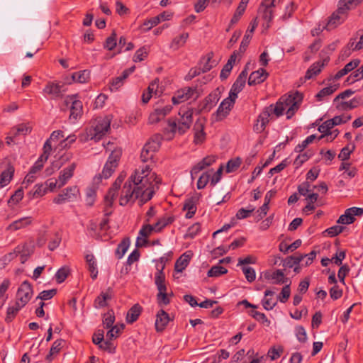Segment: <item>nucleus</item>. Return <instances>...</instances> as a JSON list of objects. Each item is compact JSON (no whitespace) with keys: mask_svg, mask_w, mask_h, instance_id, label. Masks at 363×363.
<instances>
[{"mask_svg":"<svg viewBox=\"0 0 363 363\" xmlns=\"http://www.w3.org/2000/svg\"><path fill=\"white\" fill-rule=\"evenodd\" d=\"M110 116L96 118L88 130V136L95 140H100L110 129Z\"/></svg>","mask_w":363,"mask_h":363,"instance_id":"6","label":"nucleus"},{"mask_svg":"<svg viewBox=\"0 0 363 363\" xmlns=\"http://www.w3.org/2000/svg\"><path fill=\"white\" fill-rule=\"evenodd\" d=\"M242 272L245 276L246 279L249 282H252L255 280L256 278V273L255 269L252 267H243L242 268Z\"/></svg>","mask_w":363,"mask_h":363,"instance_id":"63","label":"nucleus"},{"mask_svg":"<svg viewBox=\"0 0 363 363\" xmlns=\"http://www.w3.org/2000/svg\"><path fill=\"white\" fill-rule=\"evenodd\" d=\"M251 315L253 317L255 320H257L259 322H261L263 324H266L267 325H269L270 324L269 320L267 318L264 313L257 311H252L251 312Z\"/></svg>","mask_w":363,"mask_h":363,"instance_id":"61","label":"nucleus"},{"mask_svg":"<svg viewBox=\"0 0 363 363\" xmlns=\"http://www.w3.org/2000/svg\"><path fill=\"white\" fill-rule=\"evenodd\" d=\"M121 154L122 152L121 149H114L111 151L108 160L104 166L101 174L100 175L101 177L106 179L113 174L118 165Z\"/></svg>","mask_w":363,"mask_h":363,"instance_id":"9","label":"nucleus"},{"mask_svg":"<svg viewBox=\"0 0 363 363\" xmlns=\"http://www.w3.org/2000/svg\"><path fill=\"white\" fill-rule=\"evenodd\" d=\"M206 140V133L203 131V125L201 123H196L194 142L195 144H201Z\"/></svg>","mask_w":363,"mask_h":363,"instance_id":"41","label":"nucleus"},{"mask_svg":"<svg viewBox=\"0 0 363 363\" xmlns=\"http://www.w3.org/2000/svg\"><path fill=\"white\" fill-rule=\"evenodd\" d=\"M66 92L65 86L63 84L48 82L43 89V94L45 97L50 100H58L62 99Z\"/></svg>","mask_w":363,"mask_h":363,"instance_id":"10","label":"nucleus"},{"mask_svg":"<svg viewBox=\"0 0 363 363\" xmlns=\"http://www.w3.org/2000/svg\"><path fill=\"white\" fill-rule=\"evenodd\" d=\"M79 195V189L77 186H69L53 199V203L60 205L74 201L78 199Z\"/></svg>","mask_w":363,"mask_h":363,"instance_id":"11","label":"nucleus"},{"mask_svg":"<svg viewBox=\"0 0 363 363\" xmlns=\"http://www.w3.org/2000/svg\"><path fill=\"white\" fill-rule=\"evenodd\" d=\"M265 279L271 280L272 284H281L287 283L288 278H286L284 274L281 269H277L273 272H266L264 274Z\"/></svg>","mask_w":363,"mask_h":363,"instance_id":"26","label":"nucleus"},{"mask_svg":"<svg viewBox=\"0 0 363 363\" xmlns=\"http://www.w3.org/2000/svg\"><path fill=\"white\" fill-rule=\"evenodd\" d=\"M130 179L135 185L136 192L140 194L141 201L144 203L152 198L161 182L147 164L136 169Z\"/></svg>","mask_w":363,"mask_h":363,"instance_id":"1","label":"nucleus"},{"mask_svg":"<svg viewBox=\"0 0 363 363\" xmlns=\"http://www.w3.org/2000/svg\"><path fill=\"white\" fill-rule=\"evenodd\" d=\"M175 220L174 216H164L160 218L156 223L153 225L155 233L161 232L166 226L172 223Z\"/></svg>","mask_w":363,"mask_h":363,"instance_id":"33","label":"nucleus"},{"mask_svg":"<svg viewBox=\"0 0 363 363\" xmlns=\"http://www.w3.org/2000/svg\"><path fill=\"white\" fill-rule=\"evenodd\" d=\"M33 296V288L28 281H24L19 286L16 294V301L25 306Z\"/></svg>","mask_w":363,"mask_h":363,"instance_id":"14","label":"nucleus"},{"mask_svg":"<svg viewBox=\"0 0 363 363\" xmlns=\"http://www.w3.org/2000/svg\"><path fill=\"white\" fill-rule=\"evenodd\" d=\"M64 343L65 341L62 339H58L52 343L49 353L45 357V360L48 363H51L54 359L57 358L64 346Z\"/></svg>","mask_w":363,"mask_h":363,"instance_id":"23","label":"nucleus"},{"mask_svg":"<svg viewBox=\"0 0 363 363\" xmlns=\"http://www.w3.org/2000/svg\"><path fill=\"white\" fill-rule=\"evenodd\" d=\"M47 192V188L45 187L43 184H36L33 190L30 192L32 194L33 198L41 197L44 196Z\"/></svg>","mask_w":363,"mask_h":363,"instance_id":"62","label":"nucleus"},{"mask_svg":"<svg viewBox=\"0 0 363 363\" xmlns=\"http://www.w3.org/2000/svg\"><path fill=\"white\" fill-rule=\"evenodd\" d=\"M228 270L220 265H216L212 267L208 272V276L209 277H217L222 274H226Z\"/></svg>","mask_w":363,"mask_h":363,"instance_id":"54","label":"nucleus"},{"mask_svg":"<svg viewBox=\"0 0 363 363\" xmlns=\"http://www.w3.org/2000/svg\"><path fill=\"white\" fill-rule=\"evenodd\" d=\"M77 167V164L72 162L67 167L64 168L59 174L57 179L59 180V189L64 186L69 180L73 177Z\"/></svg>","mask_w":363,"mask_h":363,"instance_id":"20","label":"nucleus"},{"mask_svg":"<svg viewBox=\"0 0 363 363\" xmlns=\"http://www.w3.org/2000/svg\"><path fill=\"white\" fill-rule=\"evenodd\" d=\"M240 164L241 160L240 158L229 160L226 165L227 172H233L235 171L240 166Z\"/></svg>","mask_w":363,"mask_h":363,"instance_id":"64","label":"nucleus"},{"mask_svg":"<svg viewBox=\"0 0 363 363\" xmlns=\"http://www.w3.org/2000/svg\"><path fill=\"white\" fill-rule=\"evenodd\" d=\"M150 48L147 46H143L139 48L133 56L134 62H141L144 60L148 55Z\"/></svg>","mask_w":363,"mask_h":363,"instance_id":"49","label":"nucleus"},{"mask_svg":"<svg viewBox=\"0 0 363 363\" xmlns=\"http://www.w3.org/2000/svg\"><path fill=\"white\" fill-rule=\"evenodd\" d=\"M257 26V18H255L250 23V24L243 37V39L241 42V44L240 46V51L241 52H244L246 50V48H247V46L250 43V41L252 38V33Z\"/></svg>","mask_w":363,"mask_h":363,"instance_id":"24","label":"nucleus"},{"mask_svg":"<svg viewBox=\"0 0 363 363\" xmlns=\"http://www.w3.org/2000/svg\"><path fill=\"white\" fill-rule=\"evenodd\" d=\"M255 209V207L252 205H249L247 208H242L238 211L236 218L239 220L247 218L250 217Z\"/></svg>","mask_w":363,"mask_h":363,"instance_id":"53","label":"nucleus"},{"mask_svg":"<svg viewBox=\"0 0 363 363\" xmlns=\"http://www.w3.org/2000/svg\"><path fill=\"white\" fill-rule=\"evenodd\" d=\"M32 222H33L32 217H30V216L23 217V218H21L16 220H14L13 222L10 223L7 226L6 230L11 231V232L16 231L18 230H20V229H22V228H24L28 226L29 225H30L32 223Z\"/></svg>","mask_w":363,"mask_h":363,"instance_id":"25","label":"nucleus"},{"mask_svg":"<svg viewBox=\"0 0 363 363\" xmlns=\"http://www.w3.org/2000/svg\"><path fill=\"white\" fill-rule=\"evenodd\" d=\"M142 312V307L139 304H135L128 311L126 315V321L132 324L139 318Z\"/></svg>","mask_w":363,"mask_h":363,"instance_id":"34","label":"nucleus"},{"mask_svg":"<svg viewBox=\"0 0 363 363\" xmlns=\"http://www.w3.org/2000/svg\"><path fill=\"white\" fill-rule=\"evenodd\" d=\"M274 292L271 290H266L264 291V297L262 301L264 308L267 311L272 310L277 305V301H275L272 296H273Z\"/></svg>","mask_w":363,"mask_h":363,"instance_id":"31","label":"nucleus"},{"mask_svg":"<svg viewBox=\"0 0 363 363\" xmlns=\"http://www.w3.org/2000/svg\"><path fill=\"white\" fill-rule=\"evenodd\" d=\"M124 177L122 174L119 175L104 197L103 210L104 218L99 224V228L101 231H105L108 228L109 220L108 217L113 213V203L118 194V191L124 180Z\"/></svg>","mask_w":363,"mask_h":363,"instance_id":"3","label":"nucleus"},{"mask_svg":"<svg viewBox=\"0 0 363 363\" xmlns=\"http://www.w3.org/2000/svg\"><path fill=\"white\" fill-rule=\"evenodd\" d=\"M152 232H155V228L153 225L144 224L139 231V235L137 238L136 242L137 245H141V244L139 243V240L141 238H147L151 235Z\"/></svg>","mask_w":363,"mask_h":363,"instance_id":"46","label":"nucleus"},{"mask_svg":"<svg viewBox=\"0 0 363 363\" xmlns=\"http://www.w3.org/2000/svg\"><path fill=\"white\" fill-rule=\"evenodd\" d=\"M194 109L188 106H182L178 115L168 120V128L174 134L183 135L189 130L193 123Z\"/></svg>","mask_w":363,"mask_h":363,"instance_id":"2","label":"nucleus"},{"mask_svg":"<svg viewBox=\"0 0 363 363\" xmlns=\"http://www.w3.org/2000/svg\"><path fill=\"white\" fill-rule=\"evenodd\" d=\"M213 172V169L203 172L199 178L197 182V189H202L205 188L211 178V173Z\"/></svg>","mask_w":363,"mask_h":363,"instance_id":"50","label":"nucleus"},{"mask_svg":"<svg viewBox=\"0 0 363 363\" xmlns=\"http://www.w3.org/2000/svg\"><path fill=\"white\" fill-rule=\"evenodd\" d=\"M338 88L337 84H330L322 89L316 95L315 97L318 101L323 100L325 97L333 94Z\"/></svg>","mask_w":363,"mask_h":363,"instance_id":"43","label":"nucleus"},{"mask_svg":"<svg viewBox=\"0 0 363 363\" xmlns=\"http://www.w3.org/2000/svg\"><path fill=\"white\" fill-rule=\"evenodd\" d=\"M212 53H208L206 56L202 57L199 62V66L203 73L208 72L213 67L211 62Z\"/></svg>","mask_w":363,"mask_h":363,"instance_id":"47","label":"nucleus"},{"mask_svg":"<svg viewBox=\"0 0 363 363\" xmlns=\"http://www.w3.org/2000/svg\"><path fill=\"white\" fill-rule=\"evenodd\" d=\"M104 331L99 330L94 333L92 337V341L95 345L99 346L100 348L104 350H108L110 348L111 343L108 340L104 341Z\"/></svg>","mask_w":363,"mask_h":363,"instance_id":"36","label":"nucleus"},{"mask_svg":"<svg viewBox=\"0 0 363 363\" xmlns=\"http://www.w3.org/2000/svg\"><path fill=\"white\" fill-rule=\"evenodd\" d=\"M125 328L124 324H117L110 328V330L106 333V338L110 342L111 340L117 338L123 332Z\"/></svg>","mask_w":363,"mask_h":363,"instance_id":"42","label":"nucleus"},{"mask_svg":"<svg viewBox=\"0 0 363 363\" xmlns=\"http://www.w3.org/2000/svg\"><path fill=\"white\" fill-rule=\"evenodd\" d=\"M269 74L264 68L252 72L248 79V84L253 86L262 83L268 77Z\"/></svg>","mask_w":363,"mask_h":363,"instance_id":"22","label":"nucleus"},{"mask_svg":"<svg viewBox=\"0 0 363 363\" xmlns=\"http://www.w3.org/2000/svg\"><path fill=\"white\" fill-rule=\"evenodd\" d=\"M196 209V200L194 198H189L185 201L183 210L187 211L185 215L186 218H191L195 215Z\"/></svg>","mask_w":363,"mask_h":363,"instance_id":"32","label":"nucleus"},{"mask_svg":"<svg viewBox=\"0 0 363 363\" xmlns=\"http://www.w3.org/2000/svg\"><path fill=\"white\" fill-rule=\"evenodd\" d=\"M89 78V72L86 70L74 72L72 74V79L74 82L85 83Z\"/></svg>","mask_w":363,"mask_h":363,"instance_id":"48","label":"nucleus"},{"mask_svg":"<svg viewBox=\"0 0 363 363\" xmlns=\"http://www.w3.org/2000/svg\"><path fill=\"white\" fill-rule=\"evenodd\" d=\"M65 101L67 105H71L69 119L77 121L82 114V102L74 95L67 96Z\"/></svg>","mask_w":363,"mask_h":363,"instance_id":"16","label":"nucleus"},{"mask_svg":"<svg viewBox=\"0 0 363 363\" xmlns=\"http://www.w3.org/2000/svg\"><path fill=\"white\" fill-rule=\"evenodd\" d=\"M290 284H287L285 286H284L281 289V291L280 294L278 296V299L281 303H286L289 298L290 297L291 294V289H290Z\"/></svg>","mask_w":363,"mask_h":363,"instance_id":"59","label":"nucleus"},{"mask_svg":"<svg viewBox=\"0 0 363 363\" xmlns=\"http://www.w3.org/2000/svg\"><path fill=\"white\" fill-rule=\"evenodd\" d=\"M69 274V269L67 267H62L57 270L55 274V279L57 283H62L68 277Z\"/></svg>","mask_w":363,"mask_h":363,"instance_id":"56","label":"nucleus"},{"mask_svg":"<svg viewBox=\"0 0 363 363\" xmlns=\"http://www.w3.org/2000/svg\"><path fill=\"white\" fill-rule=\"evenodd\" d=\"M32 128L28 123H21L13 127L10 130V135L14 137L27 135L31 132Z\"/></svg>","mask_w":363,"mask_h":363,"instance_id":"29","label":"nucleus"},{"mask_svg":"<svg viewBox=\"0 0 363 363\" xmlns=\"http://www.w3.org/2000/svg\"><path fill=\"white\" fill-rule=\"evenodd\" d=\"M197 90L196 87L186 86L177 90L172 98L173 104L177 105L185 102L191 99L197 98Z\"/></svg>","mask_w":363,"mask_h":363,"instance_id":"12","label":"nucleus"},{"mask_svg":"<svg viewBox=\"0 0 363 363\" xmlns=\"http://www.w3.org/2000/svg\"><path fill=\"white\" fill-rule=\"evenodd\" d=\"M191 257L184 253L175 262L174 269L177 272H182L189 265Z\"/></svg>","mask_w":363,"mask_h":363,"instance_id":"37","label":"nucleus"},{"mask_svg":"<svg viewBox=\"0 0 363 363\" xmlns=\"http://www.w3.org/2000/svg\"><path fill=\"white\" fill-rule=\"evenodd\" d=\"M189 37V34L187 32H183L179 35L175 36L170 43V48L173 50H179L180 48L184 46Z\"/></svg>","mask_w":363,"mask_h":363,"instance_id":"28","label":"nucleus"},{"mask_svg":"<svg viewBox=\"0 0 363 363\" xmlns=\"http://www.w3.org/2000/svg\"><path fill=\"white\" fill-rule=\"evenodd\" d=\"M302 101V94L298 91H295L281 96L274 106L275 108L281 110V116L286 111V118L289 119L299 108Z\"/></svg>","mask_w":363,"mask_h":363,"instance_id":"4","label":"nucleus"},{"mask_svg":"<svg viewBox=\"0 0 363 363\" xmlns=\"http://www.w3.org/2000/svg\"><path fill=\"white\" fill-rule=\"evenodd\" d=\"M23 307V306H21V303H18L17 301H16L13 305L8 307L6 317L5 319L6 321L11 322L18 313V311Z\"/></svg>","mask_w":363,"mask_h":363,"instance_id":"44","label":"nucleus"},{"mask_svg":"<svg viewBox=\"0 0 363 363\" xmlns=\"http://www.w3.org/2000/svg\"><path fill=\"white\" fill-rule=\"evenodd\" d=\"M126 78L127 77L123 72L121 75L113 79L110 86L111 90L112 91L118 90L121 86H123L124 81Z\"/></svg>","mask_w":363,"mask_h":363,"instance_id":"55","label":"nucleus"},{"mask_svg":"<svg viewBox=\"0 0 363 363\" xmlns=\"http://www.w3.org/2000/svg\"><path fill=\"white\" fill-rule=\"evenodd\" d=\"M14 173L13 167L9 166L6 170L3 171L0 175V187H4L11 182Z\"/></svg>","mask_w":363,"mask_h":363,"instance_id":"40","label":"nucleus"},{"mask_svg":"<svg viewBox=\"0 0 363 363\" xmlns=\"http://www.w3.org/2000/svg\"><path fill=\"white\" fill-rule=\"evenodd\" d=\"M169 321L170 318L169 314L162 309L160 310L156 315V320L155 323L156 331L159 333L162 332Z\"/></svg>","mask_w":363,"mask_h":363,"instance_id":"21","label":"nucleus"},{"mask_svg":"<svg viewBox=\"0 0 363 363\" xmlns=\"http://www.w3.org/2000/svg\"><path fill=\"white\" fill-rule=\"evenodd\" d=\"M323 66L324 63L321 62H317L313 63L307 70L306 74V78L309 79H311L313 77L318 74L320 72Z\"/></svg>","mask_w":363,"mask_h":363,"instance_id":"45","label":"nucleus"},{"mask_svg":"<svg viewBox=\"0 0 363 363\" xmlns=\"http://www.w3.org/2000/svg\"><path fill=\"white\" fill-rule=\"evenodd\" d=\"M235 100L230 98V96L225 99L219 105L216 113V120L217 121H220L226 118L232 108L234 106Z\"/></svg>","mask_w":363,"mask_h":363,"instance_id":"19","label":"nucleus"},{"mask_svg":"<svg viewBox=\"0 0 363 363\" xmlns=\"http://www.w3.org/2000/svg\"><path fill=\"white\" fill-rule=\"evenodd\" d=\"M155 283L158 290L157 299L159 305H168L170 303V300L167 294L165 277L164 274L162 272V270H158V272L155 274Z\"/></svg>","mask_w":363,"mask_h":363,"instance_id":"8","label":"nucleus"},{"mask_svg":"<svg viewBox=\"0 0 363 363\" xmlns=\"http://www.w3.org/2000/svg\"><path fill=\"white\" fill-rule=\"evenodd\" d=\"M274 115L276 118L281 116V110L275 108L274 104L265 107L259 115L254 125V130L257 133L263 132Z\"/></svg>","mask_w":363,"mask_h":363,"instance_id":"7","label":"nucleus"},{"mask_svg":"<svg viewBox=\"0 0 363 363\" xmlns=\"http://www.w3.org/2000/svg\"><path fill=\"white\" fill-rule=\"evenodd\" d=\"M247 66H245V69L240 73L235 82L233 83L230 92L229 96L230 98L236 100L238 98V94L242 90L243 87L245 85L246 79L247 77Z\"/></svg>","mask_w":363,"mask_h":363,"instance_id":"17","label":"nucleus"},{"mask_svg":"<svg viewBox=\"0 0 363 363\" xmlns=\"http://www.w3.org/2000/svg\"><path fill=\"white\" fill-rule=\"evenodd\" d=\"M201 231V225L199 223H196L191 225L185 235L186 238H194L196 237Z\"/></svg>","mask_w":363,"mask_h":363,"instance_id":"57","label":"nucleus"},{"mask_svg":"<svg viewBox=\"0 0 363 363\" xmlns=\"http://www.w3.org/2000/svg\"><path fill=\"white\" fill-rule=\"evenodd\" d=\"M354 145H352L351 147L350 145H347L341 150L338 157L343 161L347 160L350 158V154L354 151Z\"/></svg>","mask_w":363,"mask_h":363,"instance_id":"60","label":"nucleus"},{"mask_svg":"<svg viewBox=\"0 0 363 363\" xmlns=\"http://www.w3.org/2000/svg\"><path fill=\"white\" fill-rule=\"evenodd\" d=\"M10 286L11 281L9 279H4L0 284V308L4 306L8 298V296L6 293Z\"/></svg>","mask_w":363,"mask_h":363,"instance_id":"39","label":"nucleus"},{"mask_svg":"<svg viewBox=\"0 0 363 363\" xmlns=\"http://www.w3.org/2000/svg\"><path fill=\"white\" fill-rule=\"evenodd\" d=\"M362 0H340L338 9L330 17L328 22V29L335 28L342 24L347 18V11L359 5Z\"/></svg>","mask_w":363,"mask_h":363,"instance_id":"5","label":"nucleus"},{"mask_svg":"<svg viewBox=\"0 0 363 363\" xmlns=\"http://www.w3.org/2000/svg\"><path fill=\"white\" fill-rule=\"evenodd\" d=\"M275 6V0H263L258 9V15L267 23V27H269V23L273 18V8Z\"/></svg>","mask_w":363,"mask_h":363,"instance_id":"15","label":"nucleus"},{"mask_svg":"<svg viewBox=\"0 0 363 363\" xmlns=\"http://www.w3.org/2000/svg\"><path fill=\"white\" fill-rule=\"evenodd\" d=\"M140 198V194L135 191V186L133 184L130 178L126 182L121 190L120 196V205L125 206L133 199Z\"/></svg>","mask_w":363,"mask_h":363,"instance_id":"13","label":"nucleus"},{"mask_svg":"<svg viewBox=\"0 0 363 363\" xmlns=\"http://www.w3.org/2000/svg\"><path fill=\"white\" fill-rule=\"evenodd\" d=\"M23 189H17L8 201V204L10 206L18 204L23 199Z\"/></svg>","mask_w":363,"mask_h":363,"instance_id":"52","label":"nucleus"},{"mask_svg":"<svg viewBox=\"0 0 363 363\" xmlns=\"http://www.w3.org/2000/svg\"><path fill=\"white\" fill-rule=\"evenodd\" d=\"M111 289H108L106 291H102L95 299L94 306L96 308L105 307L107 305V301L111 298Z\"/></svg>","mask_w":363,"mask_h":363,"instance_id":"30","label":"nucleus"},{"mask_svg":"<svg viewBox=\"0 0 363 363\" xmlns=\"http://www.w3.org/2000/svg\"><path fill=\"white\" fill-rule=\"evenodd\" d=\"M363 214V208L351 207L345 210L344 214L341 215L337 223L343 225L352 224L355 220V216H360Z\"/></svg>","mask_w":363,"mask_h":363,"instance_id":"18","label":"nucleus"},{"mask_svg":"<svg viewBox=\"0 0 363 363\" xmlns=\"http://www.w3.org/2000/svg\"><path fill=\"white\" fill-rule=\"evenodd\" d=\"M130 245L129 239H124L118 245L116 251V254L118 259H121L127 252Z\"/></svg>","mask_w":363,"mask_h":363,"instance_id":"51","label":"nucleus"},{"mask_svg":"<svg viewBox=\"0 0 363 363\" xmlns=\"http://www.w3.org/2000/svg\"><path fill=\"white\" fill-rule=\"evenodd\" d=\"M96 196V191L92 188L88 189L86 191L85 196L86 204L89 206H92L95 202Z\"/></svg>","mask_w":363,"mask_h":363,"instance_id":"58","label":"nucleus"},{"mask_svg":"<svg viewBox=\"0 0 363 363\" xmlns=\"http://www.w3.org/2000/svg\"><path fill=\"white\" fill-rule=\"evenodd\" d=\"M86 262L87 264V269L90 272L91 278L95 280L98 277V267L96 259L93 254H87L85 256Z\"/></svg>","mask_w":363,"mask_h":363,"instance_id":"27","label":"nucleus"},{"mask_svg":"<svg viewBox=\"0 0 363 363\" xmlns=\"http://www.w3.org/2000/svg\"><path fill=\"white\" fill-rule=\"evenodd\" d=\"M249 1L250 0H241L233 16L231 18V24H235L239 21L240 18H241L247 8V5Z\"/></svg>","mask_w":363,"mask_h":363,"instance_id":"38","label":"nucleus"},{"mask_svg":"<svg viewBox=\"0 0 363 363\" xmlns=\"http://www.w3.org/2000/svg\"><path fill=\"white\" fill-rule=\"evenodd\" d=\"M162 138L160 135H153L144 145L150 152L155 153L161 145Z\"/></svg>","mask_w":363,"mask_h":363,"instance_id":"35","label":"nucleus"}]
</instances>
